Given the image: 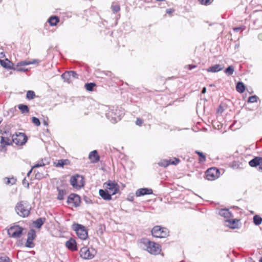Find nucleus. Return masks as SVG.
Masks as SVG:
<instances>
[{
  "mask_svg": "<svg viewBox=\"0 0 262 262\" xmlns=\"http://www.w3.org/2000/svg\"><path fill=\"white\" fill-rule=\"evenodd\" d=\"M103 110L106 112V117L113 123L120 120L124 115L123 111L119 109L118 106H104Z\"/></svg>",
  "mask_w": 262,
  "mask_h": 262,
  "instance_id": "1",
  "label": "nucleus"
},
{
  "mask_svg": "<svg viewBox=\"0 0 262 262\" xmlns=\"http://www.w3.org/2000/svg\"><path fill=\"white\" fill-rule=\"evenodd\" d=\"M140 243L143 245V248L145 249L151 254L157 255L161 251V246L159 244L151 242L147 238L141 239Z\"/></svg>",
  "mask_w": 262,
  "mask_h": 262,
  "instance_id": "2",
  "label": "nucleus"
},
{
  "mask_svg": "<svg viewBox=\"0 0 262 262\" xmlns=\"http://www.w3.org/2000/svg\"><path fill=\"white\" fill-rule=\"evenodd\" d=\"M15 209L18 215L26 217L30 214L31 207L27 202L21 201L16 204Z\"/></svg>",
  "mask_w": 262,
  "mask_h": 262,
  "instance_id": "3",
  "label": "nucleus"
},
{
  "mask_svg": "<svg viewBox=\"0 0 262 262\" xmlns=\"http://www.w3.org/2000/svg\"><path fill=\"white\" fill-rule=\"evenodd\" d=\"M73 229L76 232L78 237L82 240H85L88 236V231L85 227L79 224H74L72 225Z\"/></svg>",
  "mask_w": 262,
  "mask_h": 262,
  "instance_id": "4",
  "label": "nucleus"
},
{
  "mask_svg": "<svg viewBox=\"0 0 262 262\" xmlns=\"http://www.w3.org/2000/svg\"><path fill=\"white\" fill-rule=\"evenodd\" d=\"M153 236L158 238H165L168 235V231L166 228H162L157 226L153 228L151 230Z\"/></svg>",
  "mask_w": 262,
  "mask_h": 262,
  "instance_id": "5",
  "label": "nucleus"
},
{
  "mask_svg": "<svg viewBox=\"0 0 262 262\" xmlns=\"http://www.w3.org/2000/svg\"><path fill=\"white\" fill-rule=\"evenodd\" d=\"M11 140L16 145H23L27 142V137L24 133L19 132L13 135Z\"/></svg>",
  "mask_w": 262,
  "mask_h": 262,
  "instance_id": "6",
  "label": "nucleus"
},
{
  "mask_svg": "<svg viewBox=\"0 0 262 262\" xmlns=\"http://www.w3.org/2000/svg\"><path fill=\"white\" fill-rule=\"evenodd\" d=\"M104 187L112 195L116 194L119 191V186L115 182L109 181L104 184Z\"/></svg>",
  "mask_w": 262,
  "mask_h": 262,
  "instance_id": "7",
  "label": "nucleus"
},
{
  "mask_svg": "<svg viewBox=\"0 0 262 262\" xmlns=\"http://www.w3.org/2000/svg\"><path fill=\"white\" fill-rule=\"evenodd\" d=\"M23 230L24 229L22 227L18 225H15L11 227L8 230V234L11 237L18 238L21 236Z\"/></svg>",
  "mask_w": 262,
  "mask_h": 262,
  "instance_id": "8",
  "label": "nucleus"
},
{
  "mask_svg": "<svg viewBox=\"0 0 262 262\" xmlns=\"http://www.w3.org/2000/svg\"><path fill=\"white\" fill-rule=\"evenodd\" d=\"M70 183L74 188H81L84 185L83 178L78 174L73 176L70 179Z\"/></svg>",
  "mask_w": 262,
  "mask_h": 262,
  "instance_id": "9",
  "label": "nucleus"
},
{
  "mask_svg": "<svg viewBox=\"0 0 262 262\" xmlns=\"http://www.w3.org/2000/svg\"><path fill=\"white\" fill-rule=\"evenodd\" d=\"M220 172L216 168H210L206 172V179L209 181H212L219 178Z\"/></svg>",
  "mask_w": 262,
  "mask_h": 262,
  "instance_id": "10",
  "label": "nucleus"
},
{
  "mask_svg": "<svg viewBox=\"0 0 262 262\" xmlns=\"http://www.w3.org/2000/svg\"><path fill=\"white\" fill-rule=\"evenodd\" d=\"M80 255L83 259H92L94 256V251L92 250L91 251L87 247H83L80 249Z\"/></svg>",
  "mask_w": 262,
  "mask_h": 262,
  "instance_id": "11",
  "label": "nucleus"
},
{
  "mask_svg": "<svg viewBox=\"0 0 262 262\" xmlns=\"http://www.w3.org/2000/svg\"><path fill=\"white\" fill-rule=\"evenodd\" d=\"M67 203L73 206L77 207L80 205V198L77 194H71L68 198Z\"/></svg>",
  "mask_w": 262,
  "mask_h": 262,
  "instance_id": "12",
  "label": "nucleus"
},
{
  "mask_svg": "<svg viewBox=\"0 0 262 262\" xmlns=\"http://www.w3.org/2000/svg\"><path fill=\"white\" fill-rule=\"evenodd\" d=\"M0 143L1 144L0 145V150L1 151H5L6 150V145L10 144L11 140L7 137L2 136L0 137Z\"/></svg>",
  "mask_w": 262,
  "mask_h": 262,
  "instance_id": "13",
  "label": "nucleus"
},
{
  "mask_svg": "<svg viewBox=\"0 0 262 262\" xmlns=\"http://www.w3.org/2000/svg\"><path fill=\"white\" fill-rule=\"evenodd\" d=\"M35 233L33 231L28 232L27 241L26 243V247L29 248H33L34 246L33 241L35 238Z\"/></svg>",
  "mask_w": 262,
  "mask_h": 262,
  "instance_id": "14",
  "label": "nucleus"
},
{
  "mask_svg": "<svg viewBox=\"0 0 262 262\" xmlns=\"http://www.w3.org/2000/svg\"><path fill=\"white\" fill-rule=\"evenodd\" d=\"M152 193V190L150 188H144L138 189L136 192L137 196H140L146 194H150Z\"/></svg>",
  "mask_w": 262,
  "mask_h": 262,
  "instance_id": "15",
  "label": "nucleus"
},
{
  "mask_svg": "<svg viewBox=\"0 0 262 262\" xmlns=\"http://www.w3.org/2000/svg\"><path fill=\"white\" fill-rule=\"evenodd\" d=\"M225 225L229 227L232 229H236L238 228V220H226L225 221Z\"/></svg>",
  "mask_w": 262,
  "mask_h": 262,
  "instance_id": "16",
  "label": "nucleus"
},
{
  "mask_svg": "<svg viewBox=\"0 0 262 262\" xmlns=\"http://www.w3.org/2000/svg\"><path fill=\"white\" fill-rule=\"evenodd\" d=\"M66 247L72 251L77 250V246L76 241L71 238L66 243Z\"/></svg>",
  "mask_w": 262,
  "mask_h": 262,
  "instance_id": "17",
  "label": "nucleus"
},
{
  "mask_svg": "<svg viewBox=\"0 0 262 262\" xmlns=\"http://www.w3.org/2000/svg\"><path fill=\"white\" fill-rule=\"evenodd\" d=\"M99 195L101 196L102 198H103L105 200L109 201L112 199V194L109 192H108L106 189H100Z\"/></svg>",
  "mask_w": 262,
  "mask_h": 262,
  "instance_id": "18",
  "label": "nucleus"
},
{
  "mask_svg": "<svg viewBox=\"0 0 262 262\" xmlns=\"http://www.w3.org/2000/svg\"><path fill=\"white\" fill-rule=\"evenodd\" d=\"M39 60L37 59H33L32 61L24 60L18 62L17 64V67L27 66L32 64H37L39 62Z\"/></svg>",
  "mask_w": 262,
  "mask_h": 262,
  "instance_id": "19",
  "label": "nucleus"
},
{
  "mask_svg": "<svg viewBox=\"0 0 262 262\" xmlns=\"http://www.w3.org/2000/svg\"><path fill=\"white\" fill-rule=\"evenodd\" d=\"M89 158L93 163L97 162L99 160V156L96 150L91 152L89 154Z\"/></svg>",
  "mask_w": 262,
  "mask_h": 262,
  "instance_id": "20",
  "label": "nucleus"
},
{
  "mask_svg": "<svg viewBox=\"0 0 262 262\" xmlns=\"http://www.w3.org/2000/svg\"><path fill=\"white\" fill-rule=\"evenodd\" d=\"M219 214L221 216L227 219V220H229V219H230L232 216L231 213L230 212L229 210L227 209H221L219 211Z\"/></svg>",
  "mask_w": 262,
  "mask_h": 262,
  "instance_id": "21",
  "label": "nucleus"
},
{
  "mask_svg": "<svg viewBox=\"0 0 262 262\" xmlns=\"http://www.w3.org/2000/svg\"><path fill=\"white\" fill-rule=\"evenodd\" d=\"M1 64L5 68L8 69H14L13 68V63L8 59L6 61L0 59Z\"/></svg>",
  "mask_w": 262,
  "mask_h": 262,
  "instance_id": "22",
  "label": "nucleus"
},
{
  "mask_svg": "<svg viewBox=\"0 0 262 262\" xmlns=\"http://www.w3.org/2000/svg\"><path fill=\"white\" fill-rule=\"evenodd\" d=\"M223 69V67H222L220 64H215L212 67H210L208 69H207V71L208 72H217L221 71Z\"/></svg>",
  "mask_w": 262,
  "mask_h": 262,
  "instance_id": "23",
  "label": "nucleus"
},
{
  "mask_svg": "<svg viewBox=\"0 0 262 262\" xmlns=\"http://www.w3.org/2000/svg\"><path fill=\"white\" fill-rule=\"evenodd\" d=\"M46 221V219L44 217H40L37 219L33 222L34 225L37 228H40L42 225Z\"/></svg>",
  "mask_w": 262,
  "mask_h": 262,
  "instance_id": "24",
  "label": "nucleus"
},
{
  "mask_svg": "<svg viewBox=\"0 0 262 262\" xmlns=\"http://www.w3.org/2000/svg\"><path fill=\"white\" fill-rule=\"evenodd\" d=\"M259 161H260V157H256L254 158V159L250 160L249 162V165L251 167H256L257 166H259Z\"/></svg>",
  "mask_w": 262,
  "mask_h": 262,
  "instance_id": "25",
  "label": "nucleus"
},
{
  "mask_svg": "<svg viewBox=\"0 0 262 262\" xmlns=\"http://www.w3.org/2000/svg\"><path fill=\"white\" fill-rule=\"evenodd\" d=\"M4 181L6 185H14L16 182V179L14 177L8 178L5 177L4 179Z\"/></svg>",
  "mask_w": 262,
  "mask_h": 262,
  "instance_id": "26",
  "label": "nucleus"
},
{
  "mask_svg": "<svg viewBox=\"0 0 262 262\" xmlns=\"http://www.w3.org/2000/svg\"><path fill=\"white\" fill-rule=\"evenodd\" d=\"M59 18L56 16H51L48 19L49 23L52 26H56L57 24L59 22Z\"/></svg>",
  "mask_w": 262,
  "mask_h": 262,
  "instance_id": "27",
  "label": "nucleus"
},
{
  "mask_svg": "<svg viewBox=\"0 0 262 262\" xmlns=\"http://www.w3.org/2000/svg\"><path fill=\"white\" fill-rule=\"evenodd\" d=\"M61 77L64 80V82H67L69 83L72 81L69 71H67L63 73L61 75Z\"/></svg>",
  "mask_w": 262,
  "mask_h": 262,
  "instance_id": "28",
  "label": "nucleus"
},
{
  "mask_svg": "<svg viewBox=\"0 0 262 262\" xmlns=\"http://www.w3.org/2000/svg\"><path fill=\"white\" fill-rule=\"evenodd\" d=\"M236 89L238 92L243 93L245 90V85L242 82H238L236 84Z\"/></svg>",
  "mask_w": 262,
  "mask_h": 262,
  "instance_id": "29",
  "label": "nucleus"
},
{
  "mask_svg": "<svg viewBox=\"0 0 262 262\" xmlns=\"http://www.w3.org/2000/svg\"><path fill=\"white\" fill-rule=\"evenodd\" d=\"M18 108L23 114L28 113L29 112V108L27 105L19 104L18 105Z\"/></svg>",
  "mask_w": 262,
  "mask_h": 262,
  "instance_id": "30",
  "label": "nucleus"
},
{
  "mask_svg": "<svg viewBox=\"0 0 262 262\" xmlns=\"http://www.w3.org/2000/svg\"><path fill=\"white\" fill-rule=\"evenodd\" d=\"M58 190V196L57 199L59 200H62L64 199V196L66 194V191L64 189H60L58 188H57Z\"/></svg>",
  "mask_w": 262,
  "mask_h": 262,
  "instance_id": "31",
  "label": "nucleus"
},
{
  "mask_svg": "<svg viewBox=\"0 0 262 262\" xmlns=\"http://www.w3.org/2000/svg\"><path fill=\"white\" fill-rule=\"evenodd\" d=\"M170 164V160H162L159 163L158 165L160 166L166 167Z\"/></svg>",
  "mask_w": 262,
  "mask_h": 262,
  "instance_id": "32",
  "label": "nucleus"
},
{
  "mask_svg": "<svg viewBox=\"0 0 262 262\" xmlns=\"http://www.w3.org/2000/svg\"><path fill=\"white\" fill-rule=\"evenodd\" d=\"M253 222L255 225H259L262 222V218L258 215H255L253 217Z\"/></svg>",
  "mask_w": 262,
  "mask_h": 262,
  "instance_id": "33",
  "label": "nucleus"
},
{
  "mask_svg": "<svg viewBox=\"0 0 262 262\" xmlns=\"http://www.w3.org/2000/svg\"><path fill=\"white\" fill-rule=\"evenodd\" d=\"M234 71V68L232 66H229L226 70L224 71V72L227 75H231L233 74Z\"/></svg>",
  "mask_w": 262,
  "mask_h": 262,
  "instance_id": "34",
  "label": "nucleus"
},
{
  "mask_svg": "<svg viewBox=\"0 0 262 262\" xmlns=\"http://www.w3.org/2000/svg\"><path fill=\"white\" fill-rule=\"evenodd\" d=\"M95 85V83H87L85 84V88L88 91H92Z\"/></svg>",
  "mask_w": 262,
  "mask_h": 262,
  "instance_id": "35",
  "label": "nucleus"
},
{
  "mask_svg": "<svg viewBox=\"0 0 262 262\" xmlns=\"http://www.w3.org/2000/svg\"><path fill=\"white\" fill-rule=\"evenodd\" d=\"M35 94L33 91H28L26 94V98L29 100L33 99L35 98Z\"/></svg>",
  "mask_w": 262,
  "mask_h": 262,
  "instance_id": "36",
  "label": "nucleus"
},
{
  "mask_svg": "<svg viewBox=\"0 0 262 262\" xmlns=\"http://www.w3.org/2000/svg\"><path fill=\"white\" fill-rule=\"evenodd\" d=\"M195 152L200 157V162H204L206 161V157L203 152L199 151H195Z\"/></svg>",
  "mask_w": 262,
  "mask_h": 262,
  "instance_id": "37",
  "label": "nucleus"
},
{
  "mask_svg": "<svg viewBox=\"0 0 262 262\" xmlns=\"http://www.w3.org/2000/svg\"><path fill=\"white\" fill-rule=\"evenodd\" d=\"M112 10L114 13H117L120 10V8L119 5L113 4L111 7Z\"/></svg>",
  "mask_w": 262,
  "mask_h": 262,
  "instance_id": "38",
  "label": "nucleus"
},
{
  "mask_svg": "<svg viewBox=\"0 0 262 262\" xmlns=\"http://www.w3.org/2000/svg\"><path fill=\"white\" fill-rule=\"evenodd\" d=\"M67 160H59L57 163H55L56 167H62L66 164Z\"/></svg>",
  "mask_w": 262,
  "mask_h": 262,
  "instance_id": "39",
  "label": "nucleus"
},
{
  "mask_svg": "<svg viewBox=\"0 0 262 262\" xmlns=\"http://www.w3.org/2000/svg\"><path fill=\"white\" fill-rule=\"evenodd\" d=\"M258 97L256 95L250 96L248 98V102L250 103H254L257 101Z\"/></svg>",
  "mask_w": 262,
  "mask_h": 262,
  "instance_id": "40",
  "label": "nucleus"
},
{
  "mask_svg": "<svg viewBox=\"0 0 262 262\" xmlns=\"http://www.w3.org/2000/svg\"><path fill=\"white\" fill-rule=\"evenodd\" d=\"M32 122L35 125H36L37 126H38L40 125V121L39 120L35 117H33L32 118Z\"/></svg>",
  "mask_w": 262,
  "mask_h": 262,
  "instance_id": "41",
  "label": "nucleus"
},
{
  "mask_svg": "<svg viewBox=\"0 0 262 262\" xmlns=\"http://www.w3.org/2000/svg\"><path fill=\"white\" fill-rule=\"evenodd\" d=\"M69 73L71 76V80H72L73 79L78 78V74L75 72L70 71H69Z\"/></svg>",
  "mask_w": 262,
  "mask_h": 262,
  "instance_id": "42",
  "label": "nucleus"
},
{
  "mask_svg": "<svg viewBox=\"0 0 262 262\" xmlns=\"http://www.w3.org/2000/svg\"><path fill=\"white\" fill-rule=\"evenodd\" d=\"M0 262H10V258L7 256L1 257Z\"/></svg>",
  "mask_w": 262,
  "mask_h": 262,
  "instance_id": "43",
  "label": "nucleus"
},
{
  "mask_svg": "<svg viewBox=\"0 0 262 262\" xmlns=\"http://www.w3.org/2000/svg\"><path fill=\"white\" fill-rule=\"evenodd\" d=\"M44 165H45V164L43 163V162L42 161L39 162L38 163H36L35 165H34L33 166V168H38V167H39L41 166H43Z\"/></svg>",
  "mask_w": 262,
  "mask_h": 262,
  "instance_id": "44",
  "label": "nucleus"
},
{
  "mask_svg": "<svg viewBox=\"0 0 262 262\" xmlns=\"http://www.w3.org/2000/svg\"><path fill=\"white\" fill-rule=\"evenodd\" d=\"M200 3L203 5H209L210 4V0H199Z\"/></svg>",
  "mask_w": 262,
  "mask_h": 262,
  "instance_id": "45",
  "label": "nucleus"
},
{
  "mask_svg": "<svg viewBox=\"0 0 262 262\" xmlns=\"http://www.w3.org/2000/svg\"><path fill=\"white\" fill-rule=\"evenodd\" d=\"M14 70H16L17 71H20V72H25V71H27L28 70L24 68L17 67L16 68H14Z\"/></svg>",
  "mask_w": 262,
  "mask_h": 262,
  "instance_id": "46",
  "label": "nucleus"
},
{
  "mask_svg": "<svg viewBox=\"0 0 262 262\" xmlns=\"http://www.w3.org/2000/svg\"><path fill=\"white\" fill-rule=\"evenodd\" d=\"M179 161L180 160L178 159L174 158V159L172 160H170V164L177 165L178 163H179Z\"/></svg>",
  "mask_w": 262,
  "mask_h": 262,
  "instance_id": "47",
  "label": "nucleus"
},
{
  "mask_svg": "<svg viewBox=\"0 0 262 262\" xmlns=\"http://www.w3.org/2000/svg\"><path fill=\"white\" fill-rule=\"evenodd\" d=\"M143 123V120L140 118H137L136 121V125L141 126Z\"/></svg>",
  "mask_w": 262,
  "mask_h": 262,
  "instance_id": "48",
  "label": "nucleus"
},
{
  "mask_svg": "<svg viewBox=\"0 0 262 262\" xmlns=\"http://www.w3.org/2000/svg\"><path fill=\"white\" fill-rule=\"evenodd\" d=\"M23 184L24 186H25L27 188H29V184L25 178L23 181Z\"/></svg>",
  "mask_w": 262,
  "mask_h": 262,
  "instance_id": "49",
  "label": "nucleus"
},
{
  "mask_svg": "<svg viewBox=\"0 0 262 262\" xmlns=\"http://www.w3.org/2000/svg\"><path fill=\"white\" fill-rule=\"evenodd\" d=\"M196 67V66L195 65H187L185 67L186 68H188L189 70H192V69H194Z\"/></svg>",
  "mask_w": 262,
  "mask_h": 262,
  "instance_id": "50",
  "label": "nucleus"
},
{
  "mask_svg": "<svg viewBox=\"0 0 262 262\" xmlns=\"http://www.w3.org/2000/svg\"><path fill=\"white\" fill-rule=\"evenodd\" d=\"M222 106H223V105H221L219 107V108L217 109V112L218 113H222L224 111V109H223V107Z\"/></svg>",
  "mask_w": 262,
  "mask_h": 262,
  "instance_id": "51",
  "label": "nucleus"
},
{
  "mask_svg": "<svg viewBox=\"0 0 262 262\" xmlns=\"http://www.w3.org/2000/svg\"><path fill=\"white\" fill-rule=\"evenodd\" d=\"M259 169L262 171V157H260Z\"/></svg>",
  "mask_w": 262,
  "mask_h": 262,
  "instance_id": "52",
  "label": "nucleus"
},
{
  "mask_svg": "<svg viewBox=\"0 0 262 262\" xmlns=\"http://www.w3.org/2000/svg\"><path fill=\"white\" fill-rule=\"evenodd\" d=\"M242 30V27H236V28H233V30L235 32H238V31H239L240 30Z\"/></svg>",
  "mask_w": 262,
  "mask_h": 262,
  "instance_id": "53",
  "label": "nucleus"
},
{
  "mask_svg": "<svg viewBox=\"0 0 262 262\" xmlns=\"http://www.w3.org/2000/svg\"><path fill=\"white\" fill-rule=\"evenodd\" d=\"M48 119L47 118V119H44L43 121V124L45 126H48Z\"/></svg>",
  "mask_w": 262,
  "mask_h": 262,
  "instance_id": "54",
  "label": "nucleus"
},
{
  "mask_svg": "<svg viewBox=\"0 0 262 262\" xmlns=\"http://www.w3.org/2000/svg\"><path fill=\"white\" fill-rule=\"evenodd\" d=\"M166 11L167 13L170 14L173 12V10L169 9H167Z\"/></svg>",
  "mask_w": 262,
  "mask_h": 262,
  "instance_id": "55",
  "label": "nucleus"
},
{
  "mask_svg": "<svg viewBox=\"0 0 262 262\" xmlns=\"http://www.w3.org/2000/svg\"><path fill=\"white\" fill-rule=\"evenodd\" d=\"M206 92V88H203V89H202V94H205Z\"/></svg>",
  "mask_w": 262,
  "mask_h": 262,
  "instance_id": "56",
  "label": "nucleus"
},
{
  "mask_svg": "<svg viewBox=\"0 0 262 262\" xmlns=\"http://www.w3.org/2000/svg\"><path fill=\"white\" fill-rule=\"evenodd\" d=\"M35 177L37 179H40L41 178V177L40 176V173H36V175H35Z\"/></svg>",
  "mask_w": 262,
  "mask_h": 262,
  "instance_id": "57",
  "label": "nucleus"
},
{
  "mask_svg": "<svg viewBox=\"0 0 262 262\" xmlns=\"http://www.w3.org/2000/svg\"><path fill=\"white\" fill-rule=\"evenodd\" d=\"M258 38L262 40V33L259 34L258 36Z\"/></svg>",
  "mask_w": 262,
  "mask_h": 262,
  "instance_id": "58",
  "label": "nucleus"
},
{
  "mask_svg": "<svg viewBox=\"0 0 262 262\" xmlns=\"http://www.w3.org/2000/svg\"><path fill=\"white\" fill-rule=\"evenodd\" d=\"M33 167L31 168V169L27 173V176H29V175L30 174V173L32 172V170H33Z\"/></svg>",
  "mask_w": 262,
  "mask_h": 262,
  "instance_id": "59",
  "label": "nucleus"
},
{
  "mask_svg": "<svg viewBox=\"0 0 262 262\" xmlns=\"http://www.w3.org/2000/svg\"><path fill=\"white\" fill-rule=\"evenodd\" d=\"M259 262H262V257L259 259Z\"/></svg>",
  "mask_w": 262,
  "mask_h": 262,
  "instance_id": "60",
  "label": "nucleus"
}]
</instances>
